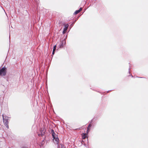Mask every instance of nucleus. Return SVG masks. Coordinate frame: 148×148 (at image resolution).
<instances>
[{
  "instance_id": "nucleus-1",
  "label": "nucleus",
  "mask_w": 148,
  "mask_h": 148,
  "mask_svg": "<svg viewBox=\"0 0 148 148\" xmlns=\"http://www.w3.org/2000/svg\"><path fill=\"white\" fill-rule=\"evenodd\" d=\"M52 136L53 138V142L56 143L57 144H58L59 143V139L58 138V137L53 132L52 133Z\"/></svg>"
},
{
  "instance_id": "nucleus-2",
  "label": "nucleus",
  "mask_w": 148,
  "mask_h": 148,
  "mask_svg": "<svg viewBox=\"0 0 148 148\" xmlns=\"http://www.w3.org/2000/svg\"><path fill=\"white\" fill-rule=\"evenodd\" d=\"M3 121V123L6 127L8 129L9 128V126L8 125V118L7 116H5L4 117V115H2Z\"/></svg>"
},
{
  "instance_id": "nucleus-3",
  "label": "nucleus",
  "mask_w": 148,
  "mask_h": 148,
  "mask_svg": "<svg viewBox=\"0 0 148 148\" xmlns=\"http://www.w3.org/2000/svg\"><path fill=\"white\" fill-rule=\"evenodd\" d=\"M6 68L5 67L0 69V76H4L6 75Z\"/></svg>"
},
{
  "instance_id": "nucleus-4",
  "label": "nucleus",
  "mask_w": 148,
  "mask_h": 148,
  "mask_svg": "<svg viewBox=\"0 0 148 148\" xmlns=\"http://www.w3.org/2000/svg\"><path fill=\"white\" fill-rule=\"evenodd\" d=\"M68 26L69 25H65V27L64 29V30L63 32V34H64L66 32Z\"/></svg>"
},
{
  "instance_id": "nucleus-5",
  "label": "nucleus",
  "mask_w": 148,
  "mask_h": 148,
  "mask_svg": "<svg viewBox=\"0 0 148 148\" xmlns=\"http://www.w3.org/2000/svg\"><path fill=\"white\" fill-rule=\"evenodd\" d=\"M82 8H80L79 10H76L75 12H74V14H77L82 10Z\"/></svg>"
},
{
  "instance_id": "nucleus-6",
  "label": "nucleus",
  "mask_w": 148,
  "mask_h": 148,
  "mask_svg": "<svg viewBox=\"0 0 148 148\" xmlns=\"http://www.w3.org/2000/svg\"><path fill=\"white\" fill-rule=\"evenodd\" d=\"M86 134L85 133H83L82 136V138L83 139H84L86 138Z\"/></svg>"
},
{
  "instance_id": "nucleus-7",
  "label": "nucleus",
  "mask_w": 148,
  "mask_h": 148,
  "mask_svg": "<svg viewBox=\"0 0 148 148\" xmlns=\"http://www.w3.org/2000/svg\"><path fill=\"white\" fill-rule=\"evenodd\" d=\"M91 124H89L88 125V127H87V133H88V130H89V128L90 127H91Z\"/></svg>"
},
{
  "instance_id": "nucleus-8",
  "label": "nucleus",
  "mask_w": 148,
  "mask_h": 148,
  "mask_svg": "<svg viewBox=\"0 0 148 148\" xmlns=\"http://www.w3.org/2000/svg\"><path fill=\"white\" fill-rule=\"evenodd\" d=\"M44 133H45V132H42L41 134H39V133H38V135H41V136H43V135H44Z\"/></svg>"
},
{
  "instance_id": "nucleus-9",
  "label": "nucleus",
  "mask_w": 148,
  "mask_h": 148,
  "mask_svg": "<svg viewBox=\"0 0 148 148\" xmlns=\"http://www.w3.org/2000/svg\"><path fill=\"white\" fill-rule=\"evenodd\" d=\"M56 45H54L53 47V51H55L56 49Z\"/></svg>"
},
{
  "instance_id": "nucleus-10",
  "label": "nucleus",
  "mask_w": 148,
  "mask_h": 148,
  "mask_svg": "<svg viewBox=\"0 0 148 148\" xmlns=\"http://www.w3.org/2000/svg\"><path fill=\"white\" fill-rule=\"evenodd\" d=\"M61 148H65V147H64V146L62 145H61ZM59 147H60V146H59Z\"/></svg>"
},
{
  "instance_id": "nucleus-11",
  "label": "nucleus",
  "mask_w": 148,
  "mask_h": 148,
  "mask_svg": "<svg viewBox=\"0 0 148 148\" xmlns=\"http://www.w3.org/2000/svg\"><path fill=\"white\" fill-rule=\"evenodd\" d=\"M55 51H53V52H52V54H53V55H54V53H55Z\"/></svg>"
},
{
  "instance_id": "nucleus-12",
  "label": "nucleus",
  "mask_w": 148,
  "mask_h": 148,
  "mask_svg": "<svg viewBox=\"0 0 148 148\" xmlns=\"http://www.w3.org/2000/svg\"><path fill=\"white\" fill-rule=\"evenodd\" d=\"M63 47V46H62V45H61L60 46V47Z\"/></svg>"
}]
</instances>
